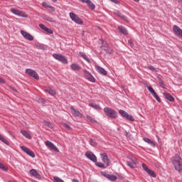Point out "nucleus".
Here are the masks:
<instances>
[{
  "label": "nucleus",
  "instance_id": "nucleus-42",
  "mask_svg": "<svg viewBox=\"0 0 182 182\" xmlns=\"http://www.w3.org/2000/svg\"><path fill=\"white\" fill-rule=\"evenodd\" d=\"M154 97V99H156V100H157V102H159V103H161V100H160V97H159V95H156V96Z\"/></svg>",
  "mask_w": 182,
  "mask_h": 182
},
{
  "label": "nucleus",
  "instance_id": "nucleus-28",
  "mask_svg": "<svg viewBox=\"0 0 182 182\" xmlns=\"http://www.w3.org/2000/svg\"><path fill=\"white\" fill-rule=\"evenodd\" d=\"M86 4H87V5H88L89 8L90 9H92V11H93V9H95L96 6H95V4L92 3V1L88 0Z\"/></svg>",
  "mask_w": 182,
  "mask_h": 182
},
{
  "label": "nucleus",
  "instance_id": "nucleus-56",
  "mask_svg": "<svg viewBox=\"0 0 182 182\" xmlns=\"http://www.w3.org/2000/svg\"><path fill=\"white\" fill-rule=\"evenodd\" d=\"M156 137H157V139H158V140H159V136H156Z\"/></svg>",
  "mask_w": 182,
  "mask_h": 182
},
{
  "label": "nucleus",
  "instance_id": "nucleus-9",
  "mask_svg": "<svg viewBox=\"0 0 182 182\" xmlns=\"http://www.w3.org/2000/svg\"><path fill=\"white\" fill-rule=\"evenodd\" d=\"M83 73H84V76H85V79H87V80H88L89 82H92V83H95L96 82L95 77H93V75H92V74H90V73H89V71H87L86 70H83Z\"/></svg>",
  "mask_w": 182,
  "mask_h": 182
},
{
  "label": "nucleus",
  "instance_id": "nucleus-26",
  "mask_svg": "<svg viewBox=\"0 0 182 182\" xmlns=\"http://www.w3.org/2000/svg\"><path fill=\"white\" fill-rule=\"evenodd\" d=\"M0 141L4 143V144H6V146H9V141L2 136V134H0Z\"/></svg>",
  "mask_w": 182,
  "mask_h": 182
},
{
  "label": "nucleus",
  "instance_id": "nucleus-36",
  "mask_svg": "<svg viewBox=\"0 0 182 182\" xmlns=\"http://www.w3.org/2000/svg\"><path fill=\"white\" fill-rule=\"evenodd\" d=\"M148 69H149V70H151V72H156V68L153 65H148Z\"/></svg>",
  "mask_w": 182,
  "mask_h": 182
},
{
  "label": "nucleus",
  "instance_id": "nucleus-25",
  "mask_svg": "<svg viewBox=\"0 0 182 182\" xmlns=\"http://www.w3.org/2000/svg\"><path fill=\"white\" fill-rule=\"evenodd\" d=\"M164 96L167 100H169V102H173L174 100V97L167 92L164 93Z\"/></svg>",
  "mask_w": 182,
  "mask_h": 182
},
{
  "label": "nucleus",
  "instance_id": "nucleus-7",
  "mask_svg": "<svg viewBox=\"0 0 182 182\" xmlns=\"http://www.w3.org/2000/svg\"><path fill=\"white\" fill-rule=\"evenodd\" d=\"M119 114H121V116H122V117H125V119H127V120H129L130 122H134V118L133 117V116L129 114V113H127L126 111L123 109H119Z\"/></svg>",
  "mask_w": 182,
  "mask_h": 182
},
{
  "label": "nucleus",
  "instance_id": "nucleus-30",
  "mask_svg": "<svg viewBox=\"0 0 182 182\" xmlns=\"http://www.w3.org/2000/svg\"><path fill=\"white\" fill-rule=\"evenodd\" d=\"M95 166L100 168H106V166L102 162H95Z\"/></svg>",
  "mask_w": 182,
  "mask_h": 182
},
{
  "label": "nucleus",
  "instance_id": "nucleus-34",
  "mask_svg": "<svg viewBox=\"0 0 182 182\" xmlns=\"http://www.w3.org/2000/svg\"><path fill=\"white\" fill-rule=\"evenodd\" d=\"M0 168H1V170H4V171H8V168L4 166L2 163H0Z\"/></svg>",
  "mask_w": 182,
  "mask_h": 182
},
{
  "label": "nucleus",
  "instance_id": "nucleus-51",
  "mask_svg": "<svg viewBox=\"0 0 182 182\" xmlns=\"http://www.w3.org/2000/svg\"><path fill=\"white\" fill-rule=\"evenodd\" d=\"M152 95H153L154 97H155L157 95V93H156V92H155L152 93Z\"/></svg>",
  "mask_w": 182,
  "mask_h": 182
},
{
  "label": "nucleus",
  "instance_id": "nucleus-29",
  "mask_svg": "<svg viewBox=\"0 0 182 182\" xmlns=\"http://www.w3.org/2000/svg\"><path fill=\"white\" fill-rule=\"evenodd\" d=\"M79 55L81 56V58H84L85 60H87V62H90V60L89 59L87 55H86V54H85L84 53L80 52Z\"/></svg>",
  "mask_w": 182,
  "mask_h": 182
},
{
  "label": "nucleus",
  "instance_id": "nucleus-23",
  "mask_svg": "<svg viewBox=\"0 0 182 182\" xmlns=\"http://www.w3.org/2000/svg\"><path fill=\"white\" fill-rule=\"evenodd\" d=\"M45 92H46V93H48L49 95H51V96H55V95H56V90L50 87L46 88L45 90Z\"/></svg>",
  "mask_w": 182,
  "mask_h": 182
},
{
  "label": "nucleus",
  "instance_id": "nucleus-35",
  "mask_svg": "<svg viewBox=\"0 0 182 182\" xmlns=\"http://www.w3.org/2000/svg\"><path fill=\"white\" fill-rule=\"evenodd\" d=\"M147 89L149 90V92H150V93H151V95L155 92L156 91H154V89H153V87L151 86H148Z\"/></svg>",
  "mask_w": 182,
  "mask_h": 182
},
{
  "label": "nucleus",
  "instance_id": "nucleus-14",
  "mask_svg": "<svg viewBox=\"0 0 182 182\" xmlns=\"http://www.w3.org/2000/svg\"><path fill=\"white\" fill-rule=\"evenodd\" d=\"M100 156H101V159H102L103 163H105V166L107 167H109L110 161L109 160V157L107 156V154H106V153L101 154Z\"/></svg>",
  "mask_w": 182,
  "mask_h": 182
},
{
  "label": "nucleus",
  "instance_id": "nucleus-1",
  "mask_svg": "<svg viewBox=\"0 0 182 182\" xmlns=\"http://www.w3.org/2000/svg\"><path fill=\"white\" fill-rule=\"evenodd\" d=\"M172 164L173 165V167L176 171L178 173H182V159L178 154H176L174 156L172 160Z\"/></svg>",
  "mask_w": 182,
  "mask_h": 182
},
{
  "label": "nucleus",
  "instance_id": "nucleus-45",
  "mask_svg": "<svg viewBox=\"0 0 182 182\" xmlns=\"http://www.w3.org/2000/svg\"><path fill=\"white\" fill-rule=\"evenodd\" d=\"M90 144L91 146H96V143L92 139L90 141Z\"/></svg>",
  "mask_w": 182,
  "mask_h": 182
},
{
  "label": "nucleus",
  "instance_id": "nucleus-47",
  "mask_svg": "<svg viewBox=\"0 0 182 182\" xmlns=\"http://www.w3.org/2000/svg\"><path fill=\"white\" fill-rule=\"evenodd\" d=\"M44 19L50 21V18H49L48 16H44Z\"/></svg>",
  "mask_w": 182,
  "mask_h": 182
},
{
  "label": "nucleus",
  "instance_id": "nucleus-19",
  "mask_svg": "<svg viewBox=\"0 0 182 182\" xmlns=\"http://www.w3.org/2000/svg\"><path fill=\"white\" fill-rule=\"evenodd\" d=\"M29 173L32 177H35V178H41V175L38 173L36 169L30 170Z\"/></svg>",
  "mask_w": 182,
  "mask_h": 182
},
{
  "label": "nucleus",
  "instance_id": "nucleus-18",
  "mask_svg": "<svg viewBox=\"0 0 182 182\" xmlns=\"http://www.w3.org/2000/svg\"><path fill=\"white\" fill-rule=\"evenodd\" d=\"M71 70H73L74 72H79L80 69H82V67L77 63H73L70 65Z\"/></svg>",
  "mask_w": 182,
  "mask_h": 182
},
{
  "label": "nucleus",
  "instance_id": "nucleus-11",
  "mask_svg": "<svg viewBox=\"0 0 182 182\" xmlns=\"http://www.w3.org/2000/svg\"><path fill=\"white\" fill-rule=\"evenodd\" d=\"M20 147L21 150L23 151L24 153H26V154H28V156H30V157H32L33 159H34L35 153H33V151H32L31 149H29L28 147L25 146H21Z\"/></svg>",
  "mask_w": 182,
  "mask_h": 182
},
{
  "label": "nucleus",
  "instance_id": "nucleus-6",
  "mask_svg": "<svg viewBox=\"0 0 182 182\" xmlns=\"http://www.w3.org/2000/svg\"><path fill=\"white\" fill-rule=\"evenodd\" d=\"M11 12L14 15H16L17 16H20L21 18H28V14L21 10H18L16 9H11Z\"/></svg>",
  "mask_w": 182,
  "mask_h": 182
},
{
  "label": "nucleus",
  "instance_id": "nucleus-33",
  "mask_svg": "<svg viewBox=\"0 0 182 182\" xmlns=\"http://www.w3.org/2000/svg\"><path fill=\"white\" fill-rule=\"evenodd\" d=\"M115 14L119 16V18H122V19H124V21H127V18L125 16H123L120 12L117 11L115 12Z\"/></svg>",
  "mask_w": 182,
  "mask_h": 182
},
{
  "label": "nucleus",
  "instance_id": "nucleus-44",
  "mask_svg": "<svg viewBox=\"0 0 182 182\" xmlns=\"http://www.w3.org/2000/svg\"><path fill=\"white\" fill-rule=\"evenodd\" d=\"M38 103H45V100H43V98H39Z\"/></svg>",
  "mask_w": 182,
  "mask_h": 182
},
{
  "label": "nucleus",
  "instance_id": "nucleus-2",
  "mask_svg": "<svg viewBox=\"0 0 182 182\" xmlns=\"http://www.w3.org/2000/svg\"><path fill=\"white\" fill-rule=\"evenodd\" d=\"M104 113L105 115H107V117H109L110 119H117V112H116V110H114L112 108L105 107Z\"/></svg>",
  "mask_w": 182,
  "mask_h": 182
},
{
  "label": "nucleus",
  "instance_id": "nucleus-39",
  "mask_svg": "<svg viewBox=\"0 0 182 182\" xmlns=\"http://www.w3.org/2000/svg\"><path fill=\"white\" fill-rule=\"evenodd\" d=\"M39 28H41V29H43V31H46V29L48 28L46 27L45 25L43 24H39Z\"/></svg>",
  "mask_w": 182,
  "mask_h": 182
},
{
  "label": "nucleus",
  "instance_id": "nucleus-52",
  "mask_svg": "<svg viewBox=\"0 0 182 182\" xmlns=\"http://www.w3.org/2000/svg\"><path fill=\"white\" fill-rule=\"evenodd\" d=\"M73 182H79V180H77V179H73Z\"/></svg>",
  "mask_w": 182,
  "mask_h": 182
},
{
  "label": "nucleus",
  "instance_id": "nucleus-43",
  "mask_svg": "<svg viewBox=\"0 0 182 182\" xmlns=\"http://www.w3.org/2000/svg\"><path fill=\"white\" fill-rule=\"evenodd\" d=\"M48 8H49V9H50L51 11H53V12H55V9L53 8V6L48 5Z\"/></svg>",
  "mask_w": 182,
  "mask_h": 182
},
{
  "label": "nucleus",
  "instance_id": "nucleus-3",
  "mask_svg": "<svg viewBox=\"0 0 182 182\" xmlns=\"http://www.w3.org/2000/svg\"><path fill=\"white\" fill-rule=\"evenodd\" d=\"M53 58H54V59H55L56 60H58V62L63 63V65H68V58H66L65 55L58 53H53Z\"/></svg>",
  "mask_w": 182,
  "mask_h": 182
},
{
  "label": "nucleus",
  "instance_id": "nucleus-16",
  "mask_svg": "<svg viewBox=\"0 0 182 182\" xmlns=\"http://www.w3.org/2000/svg\"><path fill=\"white\" fill-rule=\"evenodd\" d=\"M173 31L175 33L176 35H178L182 38V30L178 27V26L175 25L173 27Z\"/></svg>",
  "mask_w": 182,
  "mask_h": 182
},
{
  "label": "nucleus",
  "instance_id": "nucleus-50",
  "mask_svg": "<svg viewBox=\"0 0 182 182\" xmlns=\"http://www.w3.org/2000/svg\"><path fill=\"white\" fill-rule=\"evenodd\" d=\"M0 83H5V80L0 77Z\"/></svg>",
  "mask_w": 182,
  "mask_h": 182
},
{
  "label": "nucleus",
  "instance_id": "nucleus-46",
  "mask_svg": "<svg viewBox=\"0 0 182 182\" xmlns=\"http://www.w3.org/2000/svg\"><path fill=\"white\" fill-rule=\"evenodd\" d=\"M42 5H43V6H46L47 8H48V6H49V5H48V4L46 2H45V1H43L42 3Z\"/></svg>",
  "mask_w": 182,
  "mask_h": 182
},
{
  "label": "nucleus",
  "instance_id": "nucleus-10",
  "mask_svg": "<svg viewBox=\"0 0 182 182\" xmlns=\"http://www.w3.org/2000/svg\"><path fill=\"white\" fill-rule=\"evenodd\" d=\"M85 156L87 159H89V160H91V161H93V163H96V161H97V157H96V155H95L92 151H87L85 153Z\"/></svg>",
  "mask_w": 182,
  "mask_h": 182
},
{
  "label": "nucleus",
  "instance_id": "nucleus-31",
  "mask_svg": "<svg viewBox=\"0 0 182 182\" xmlns=\"http://www.w3.org/2000/svg\"><path fill=\"white\" fill-rule=\"evenodd\" d=\"M43 123L46 126H47V127H49V129H53V124H52V123H50V122L44 120Z\"/></svg>",
  "mask_w": 182,
  "mask_h": 182
},
{
  "label": "nucleus",
  "instance_id": "nucleus-21",
  "mask_svg": "<svg viewBox=\"0 0 182 182\" xmlns=\"http://www.w3.org/2000/svg\"><path fill=\"white\" fill-rule=\"evenodd\" d=\"M144 141L149 144V146H151V147H156V144L149 138H144Z\"/></svg>",
  "mask_w": 182,
  "mask_h": 182
},
{
  "label": "nucleus",
  "instance_id": "nucleus-40",
  "mask_svg": "<svg viewBox=\"0 0 182 182\" xmlns=\"http://www.w3.org/2000/svg\"><path fill=\"white\" fill-rule=\"evenodd\" d=\"M87 117L88 120H90L92 123H95V122H96V120H95V119L92 118V117H90V116H87Z\"/></svg>",
  "mask_w": 182,
  "mask_h": 182
},
{
  "label": "nucleus",
  "instance_id": "nucleus-17",
  "mask_svg": "<svg viewBox=\"0 0 182 182\" xmlns=\"http://www.w3.org/2000/svg\"><path fill=\"white\" fill-rule=\"evenodd\" d=\"M70 110L72 111V113L73 116H75V117H80L82 118L83 115L80 113V112L76 110L73 107H70Z\"/></svg>",
  "mask_w": 182,
  "mask_h": 182
},
{
  "label": "nucleus",
  "instance_id": "nucleus-27",
  "mask_svg": "<svg viewBox=\"0 0 182 182\" xmlns=\"http://www.w3.org/2000/svg\"><path fill=\"white\" fill-rule=\"evenodd\" d=\"M21 134H23V136H24V137H26V139H31V134H29V132H28L27 131L25 130H21Z\"/></svg>",
  "mask_w": 182,
  "mask_h": 182
},
{
  "label": "nucleus",
  "instance_id": "nucleus-38",
  "mask_svg": "<svg viewBox=\"0 0 182 182\" xmlns=\"http://www.w3.org/2000/svg\"><path fill=\"white\" fill-rule=\"evenodd\" d=\"M142 168L144 170V171H146L149 169V167H147V166L144 164H142Z\"/></svg>",
  "mask_w": 182,
  "mask_h": 182
},
{
  "label": "nucleus",
  "instance_id": "nucleus-32",
  "mask_svg": "<svg viewBox=\"0 0 182 182\" xmlns=\"http://www.w3.org/2000/svg\"><path fill=\"white\" fill-rule=\"evenodd\" d=\"M146 173H147L149 176H151V177L156 178V173H154V171H153L151 170L150 168L146 171Z\"/></svg>",
  "mask_w": 182,
  "mask_h": 182
},
{
  "label": "nucleus",
  "instance_id": "nucleus-13",
  "mask_svg": "<svg viewBox=\"0 0 182 182\" xmlns=\"http://www.w3.org/2000/svg\"><path fill=\"white\" fill-rule=\"evenodd\" d=\"M45 144L48 149H50L51 150H53L56 153H59V149L56 146H55V144L50 142V141H46L45 142Z\"/></svg>",
  "mask_w": 182,
  "mask_h": 182
},
{
  "label": "nucleus",
  "instance_id": "nucleus-8",
  "mask_svg": "<svg viewBox=\"0 0 182 182\" xmlns=\"http://www.w3.org/2000/svg\"><path fill=\"white\" fill-rule=\"evenodd\" d=\"M26 73H27V75H29V76H31V77L36 79V80H39V75L36 73V71L31 68H27L26 70Z\"/></svg>",
  "mask_w": 182,
  "mask_h": 182
},
{
  "label": "nucleus",
  "instance_id": "nucleus-41",
  "mask_svg": "<svg viewBox=\"0 0 182 182\" xmlns=\"http://www.w3.org/2000/svg\"><path fill=\"white\" fill-rule=\"evenodd\" d=\"M128 45L129 46H131V48H133V46H134V45L133 44V42L132 41V40H129L128 41Z\"/></svg>",
  "mask_w": 182,
  "mask_h": 182
},
{
  "label": "nucleus",
  "instance_id": "nucleus-24",
  "mask_svg": "<svg viewBox=\"0 0 182 182\" xmlns=\"http://www.w3.org/2000/svg\"><path fill=\"white\" fill-rule=\"evenodd\" d=\"M105 177L108 178V180H110V181H116V180H117V176L114 175L107 174Z\"/></svg>",
  "mask_w": 182,
  "mask_h": 182
},
{
  "label": "nucleus",
  "instance_id": "nucleus-5",
  "mask_svg": "<svg viewBox=\"0 0 182 182\" xmlns=\"http://www.w3.org/2000/svg\"><path fill=\"white\" fill-rule=\"evenodd\" d=\"M129 161H127V164L128 167H130L131 168H136L137 166V159L134 156H131L129 158Z\"/></svg>",
  "mask_w": 182,
  "mask_h": 182
},
{
  "label": "nucleus",
  "instance_id": "nucleus-53",
  "mask_svg": "<svg viewBox=\"0 0 182 182\" xmlns=\"http://www.w3.org/2000/svg\"><path fill=\"white\" fill-rule=\"evenodd\" d=\"M65 127L67 128V129H70V126H69V124H65Z\"/></svg>",
  "mask_w": 182,
  "mask_h": 182
},
{
  "label": "nucleus",
  "instance_id": "nucleus-4",
  "mask_svg": "<svg viewBox=\"0 0 182 182\" xmlns=\"http://www.w3.org/2000/svg\"><path fill=\"white\" fill-rule=\"evenodd\" d=\"M69 15H70V19L75 23H77L78 25H82V23H83V21H82V19H80V18H79V16H77L76 14L73 12H70Z\"/></svg>",
  "mask_w": 182,
  "mask_h": 182
},
{
  "label": "nucleus",
  "instance_id": "nucleus-22",
  "mask_svg": "<svg viewBox=\"0 0 182 182\" xmlns=\"http://www.w3.org/2000/svg\"><path fill=\"white\" fill-rule=\"evenodd\" d=\"M118 31L120 32V33H122V35H127V29L124 28L123 26H120L118 27Z\"/></svg>",
  "mask_w": 182,
  "mask_h": 182
},
{
  "label": "nucleus",
  "instance_id": "nucleus-49",
  "mask_svg": "<svg viewBox=\"0 0 182 182\" xmlns=\"http://www.w3.org/2000/svg\"><path fill=\"white\" fill-rule=\"evenodd\" d=\"M111 2H113L114 4H119V1L117 0H109Z\"/></svg>",
  "mask_w": 182,
  "mask_h": 182
},
{
  "label": "nucleus",
  "instance_id": "nucleus-15",
  "mask_svg": "<svg viewBox=\"0 0 182 182\" xmlns=\"http://www.w3.org/2000/svg\"><path fill=\"white\" fill-rule=\"evenodd\" d=\"M95 69H96L97 72H98V73H100V75H102V76L107 75V71H106V70H105V68H103L99 65H96Z\"/></svg>",
  "mask_w": 182,
  "mask_h": 182
},
{
  "label": "nucleus",
  "instance_id": "nucleus-54",
  "mask_svg": "<svg viewBox=\"0 0 182 182\" xmlns=\"http://www.w3.org/2000/svg\"><path fill=\"white\" fill-rule=\"evenodd\" d=\"M134 2H139L140 0H134Z\"/></svg>",
  "mask_w": 182,
  "mask_h": 182
},
{
  "label": "nucleus",
  "instance_id": "nucleus-37",
  "mask_svg": "<svg viewBox=\"0 0 182 182\" xmlns=\"http://www.w3.org/2000/svg\"><path fill=\"white\" fill-rule=\"evenodd\" d=\"M45 32H47V33H50V34L53 33V31H52V29H50L48 27H47V28H46Z\"/></svg>",
  "mask_w": 182,
  "mask_h": 182
},
{
  "label": "nucleus",
  "instance_id": "nucleus-55",
  "mask_svg": "<svg viewBox=\"0 0 182 182\" xmlns=\"http://www.w3.org/2000/svg\"><path fill=\"white\" fill-rule=\"evenodd\" d=\"M52 2H56L58 0H51Z\"/></svg>",
  "mask_w": 182,
  "mask_h": 182
},
{
  "label": "nucleus",
  "instance_id": "nucleus-20",
  "mask_svg": "<svg viewBox=\"0 0 182 182\" xmlns=\"http://www.w3.org/2000/svg\"><path fill=\"white\" fill-rule=\"evenodd\" d=\"M89 107H92V109H95V110H98V111L102 110L100 105H99L93 102H90Z\"/></svg>",
  "mask_w": 182,
  "mask_h": 182
},
{
  "label": "nucleus",
  "instance_id": "nucleus-12",
  "mask_svg": "<svg viewBox=\"0 0 182 182\" xmlns=\"http://www.w3.org/2000/svg\"><path fill=\"white\" fill-rule=\"evenodd\" d=\"M20 33L22 35V36H23V38L25 39H26L27 41H33V36H32L31 33H29L23 30H21L20 31Z\"/></svg>",
  "mask_w": 182,
  "mask_h": 182
},
{
  "label": "nucleus",
  "instance_id": "nucleus-48",
  "mask_svg": "<svg viewBox=\"0 0 182 182\" xmlns=\"http://www.w3.org/2000/svg\"><path fill=\"white\" fill-rule=\"evenodd\" d=\"M80 2H82V4H87V2L89 1V0H79Z\"/></svg>",
  "mask_w": 182,
  "mask_h": 182
}]
</instances>
